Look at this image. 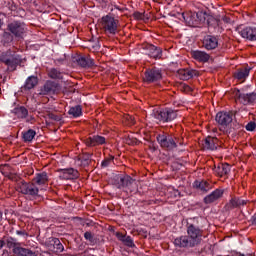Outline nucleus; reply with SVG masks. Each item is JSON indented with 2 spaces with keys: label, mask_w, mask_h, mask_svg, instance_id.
Instances as JSON below:
<instances>
[{
  "label": "nucleus",
  "mask_w": 256,
  "mask_h": 256,
  "mask_svg": "<svg viewBox=\"0 0 256 256\" xmlns=\"http://www.w3.org/2000/svg\"><path fill=\"white\" fill-rule=\"evenodd\" d=\"M188 236H181L174 240L176 247H195L201 243V229L190 224L187 228Z\"/></svg>",
  "instance_id": "nucleus-1"
},
{
  "label": "nucleus",
  "mask_w": 256,
  "mask_h": 256,
  "mask_svg": "<svg viewBox=\"0 0 256 256\" xmlns=\"http://www.w3.org/2000/svg\"><path fill=\"white\" fill-rule=\"evenodd\" d=\"M156 141L159 143L162 149H166V151H174L177 147H183L185 142L179 138H174L173 136L163 132L162 134H158L156 136Z\"/></svg>",
  "instance_id": "nucleus-2"
},
{
  "label": "nucleus",
  "mask_w": 256,
  "mask_h": 256,
  "mask_svg": "<svg viewBox=\"0 0 256 256\" xmlns=\"http://www.w3.org/2000/svg\"><path fill=\"white\" fill-rule=\"evenodd\" d=\"M22 61L21 56L13 50H7L0 54V62L8 66V71H15Z\"/></svg>",
  "instance_id": "nucleus-3"
},
{
  "label": "nucleus",
  "mask_w": 256,
  "mask_h": 256,
  "mask_svg": "<svg viewBox=\"0 0 256 256\" xmlns=\"http://www.w3.org/2000/svg\"><path fill=\"white\" fill-rule=\"evenodd\" d=\"M113 185H115L117 189H126V193L127 191L130 193H135V191H137V182L129 175H116L114 177Z\"/></svg>",
  "instance_id": "nucleus-4"
},
{
  "label": "nucleus",
  "mask_w": 256,
  "mask_h": 256,
  "mask_svg": "<svg viewBox=\"0 0 256 256\" xmlns=\"http://www.w3.org/2000/svg\"><path fill=\"white\" fill-rule=\"evenodd\" d=\"M180 17H182L183 21L189 27H197V25H200L205 21L204 12H186L180 14Z\"/></svg>",
  "instance_id": "nucleus-5"
},
{
  "label": "nucleus",
  "mask_w": 256,
  "mask_h": 256,
  "mask_svg": "<svg viewBox=\"0 0 256 256\" xmlns=\"http://www.w3.org/2000/svg\"><path fill=\"white\" fill-rule=\"evenodd\" d=\"M100 24L105 33L115 35V33H117V28L119 27V20L113 18L110 15H106L101 18Z\"/></svg>",
  "instance_id": "nucleus-6"
},
{
  "label": "nucleus",
  "mask_w": 256,
  "mask_h": 256,
  "mask_svg": "<svg viewBox=\"0 0 256 256\" xmlns=\"http://www.w3.org/2000/svg\"><path fill=\"white\" fill-rule=\"evenodd\" d=\"M153 115L157 121H160L161 123H169L177 119V110L166 108L164 110L154 112Z\"/></svg>",
  "instance_id": "nucleus-7"
},
{
  "label": "nucleus",
  "mask_w": 256,
  "mask_h": 256,
  "mask_svg": "<svg viewBox=\"0 0 256 256\" xmlns=\"http://www.w3.org/2000/svg\"><path fill=\"white\" fill-rule=\"evenodd\" d=\"M18 191L23 195H30L31 197H39V188L35 186V183H27L25 181H21L18 184Z\"/></svg>",
  "instance_id": "nucleus-8"
},
{
  "label": "nucleus",
  "mask_w": 256,
  "mask_h": 256,
  "mask_svg": "<svg viewBox=\"0 0 256 256\" xmlns=\"http://www.w3.org/2000/svg\"><path fill=\"white\" fill-rule=\"evenodd\" d=\"M161 79H163V75L161 74V70L157 68L146 70L143 77L146 83H155V81H161Z\"/></svg>",
  "instance_id": "nucleus-9"
},
{
  "label": "nucleus",
  "mask_w": 256,
  "mask_h": 256,
  "mask_svg": "<svg viewBox=\"0 0 256 256\" xmlns=\"http://www.w3.org/2000/svg\"><path fill=\"white\" fill-rule=\"evenodd\" d=\"M27 28H25V23H21L18 21L12 22L8 25V30L14 37H17L18 39L23 38V34L25 33Z\"/></svg>",
  "instance_id": "nucleus-10"
},
{
  "label": "nucleus",
  "mask_w": 256,
  "mask_h": 256,
  "mask_svg": "<svg viewBox=\"0 0 256 256\" xmlns=\"http://www.w3.org/2000/svg\"><path fill=\"white\" fill-rule=\"evenodd\" d=\"M234 97L237 101H240L242 105H249V103H255L256 101V93H241V90L234 91Z\"/></svg>",
  "instance_id": "nucleus-11"
},
{
  "label": "nucleus",
  "mask_w": 256,
  "mask_h": 256,
  "mask_svg": "<svg viewBox=\"0 0 256 256\" xmlns=\"http://www.w3.org/2000/svg\"><path fill=\"white\" fill-rule=\"evenodd\" d=\"M216 122L221 127H227L230 123H233V111L230 112H218L215 117Z\"/></svg>",
  "instance_id": "nucleus-12"
},
{
  "label": "nucleus",
  "mask_w": 256,
  "mask_h": 256,
  "mask_svg": "<svg viewBox=\"0 0 256 256\" xmlns=\"http://www.w3.org/2000/svg\"><path fill=\"white\" fill-rule=\"evenodd\" d=\"M59 91V84L53 81H47L40 89L39 95H55Z\"/></svg>",
  "instance_id": "nucleus-13"
},
{
  "label": "nucleus",
  "mask_w": 256,
  "mask_h": 256,
  "mask_svg": "<svg viewBox=\"0 0 256 256\" xmlns=\"http://www.w3.org/2000/svg\"><path fill=\"white\" fill-rule=\"evenodd\" d=\"M219 45V40L217 37L212 35H206L203 39V47L207 49V51H212V49H217Z\"/></svg>",
  "instance_id": "nucleus-14"
},
{
  "label": "nucleus",
  "mask_w": 256,
  "mask_h": 256,
  "mask_svg": "<svg viewBox=\"0 0 256 256\" xmlns=\"http://www.w3.org/2000/svg\"><path fill=\"white\" fill-rule=\"evenodd\" d=\"M48 249L53 251V253H61L63 252L64 247L59 238H50L48 242Z\"/></svg>",
  "instance_id": "nucleus-15"
},
{
  "label": "nucleus",
  "mask_w": 256,
  "mask_h": 256,
  "mask_svg": "<svg viewBox=\"0 0 256 256\" xmlns=\"http://www.w3.org/2000/svg\"><path fill=\"white\" fill-rule=\"evenodd\" d=\"M74 63H78L80 67H94L95 61L91 58L84 57V56H77L73 59Z\"/></svg>",
  "instance_id": "nucleus-16"
},
{
  "label": "nucleus",
  "mask_w": 256,
  "mask_h": 256,
  "mask_svg": "<svg viewBox=\"0 0 256 256\" xmlns=\"http://www.w3.org/2000/svg\"><path fill=\"white\" fill-rule=\"evenodd\" d=\"M239 33L243 39H248V41H256V28L246 27Z\"/></svg>",
  "instance_id": "nucleus-17"
},
{
  "label": "nucleus",
  "mask_w": 256,
  "mask_h": 256,
  "mask_svg": "<svg viewBox=\"0 0 256 256\" xmlns=\"http://www.w3.org/2000/svg\"><path fill=\"white\" fill-rule=\"evenodd\" d=\"M223 193H225L224 190L216 189L210 195L204 198V203H206V205H209L210 203H215L217 199H221V197H223Z\"/></svg>",
  "instance_id": "nucleus-18"
},
{
  "label": "nucleus",
  "mask_w": 256,
  "mask_h": 256,
  "mask_svg": "<svg viewBox=\"0 0 256 256\" xmlns=\"http://www.w3.org/2000/svg\"><path fill=\"white\" fill-rule=\"evenodd\" d=\"M105 137L94 135L85 140L87 147H95L96 145H104Z\"/></svg>",
  "instance_id": "nucleus-19"
},
{
  "label": "nucleus",
  "mask_w": 256,
  "mask_h": 256,
  "mask_svg": "<svg viewBox=\"0 0 256 256\" xmlns=\"http://www.w3.org/2000/svg\"><path fill=\"white\" fill-rule=\"evenodd\" d=\"M217 141L216 137H206L204 143H202L203 149H206L207 151H215L217 149Z\"/></svg>",
  "instance_id": "nucleus-20"
},
{
  "label": "nucleus",
  "mask_w": 256,
  "mask_h": 256,
  "mask_svg": "<svg viewBox=\"0 0 256 256\" xmlns=\"http://www.w3.org/2000/svg\"><path fill=\"white\" fill-rule=\"evenodd\" d=\"M241 205H247V201L241 200V198H232L229 203L225 206L226 211H231L237 207H241Z\"/></svg>",
  "instance_id": "nucleus-21"
},
{
  "label": "nucleus",
  "mask_w": 256,
  "mask_h": 256,
  "mask_svg": "<svg viewBox=\"0 0 256 256\" xmlns=\"http://www.w3.org/2000/svg\"><path fill=\"white\" fill-rule=\"evenodd\" d=\"M191 55H192L193 59H195L196 61H200L202 63H207V61H209V59L211 57L206 52L199 51V50L192 51Z\"/></svg>",
  "instance_id": "nucleus-22"
},
{
  "label": "nucleus",
  "mask_w": 256,
  "mask_h": 256,
  "mask_svg": "<svg viewBox=\"0 0 256 256\" xmlns=\"http://www.w3.org/2000/svg\"><path fill=\"white\" fill-rule=\"evenodd\" d=\"M37 83H39L37 76H29L22 89H24V91H30V89H34Z\"/></svg>",
  "instance_id": "nucleus-23"
},
{
  "label": "nucleus",
  "mask_w": 256,
  "mask_h": 256,
  "mask_svg": "<svg viewBox=\"0 0 256 256\" xmlns=\"http://www.w3.org/2000/svg\"><path fill=\"white\" fill-rule=\"evenodd\" d=\"M61 177L66 180L77 179V178H79V171H77L73 168H69V169L62 171Z\"/></svg>",
  "instance_id": "nucleus-24"
},
{
  "label": "nucleus",
  "mask_w": 256,
  "mask_h": 256,
  "mask_svg": "<svg viewBox=\"0 0 256 256\" xmlns=\"http://www.w3.org/2000/svg\"><path fill=\"white\" fill-rule=\"evenodd\" d=\"M92 156L93 154L83 153L82 155L77 156V161L80 162L81 167H89V165H91Z\"/></svg>",
  "instance_id": "nucleus-25"
},
{
  "label": "nucleus",
  "mask_w": 256,
  "mask_h": 256,
  "mask_svg": "<svg viewBox=\"0 0 256 256\" xmlns=\"http://www.w3.org/2000/svg\"><path fill=\"white\" fill-rule=\"evenodd\" d=\"M13 253L18 256H37V252L32 251L31 249L23 248L20 246V248L13 249Z\"/></svg>",
  "instance_id": "nucleus-26"
},
{
  "label": "nucleus",
  "mask_w": 256,
  "mask_h": 256,
  "mask_svg": "<svg viewBox=\"0 0 256 256\" xmlns=\"http://www.w3.org/2000/svg\"><path fill=\"white\" fill-rule=\"evenodd\" d=\"M181 79L188 81V79H193V77H197L199 72L197 70H180Z\"/></svg>",
  "instance_id": "nucleus-27"
},
{
  "label": "nucleus",
  "mask_w": 256,
  "mask_h": 256,
  "mask_svg": "<svg viewBox=\"0 0 256 256\" xmlns=\"http://www.w3.org/2000/svg\"><path fill=\"white\" fill-rule=\"evenodd\" d=\"M193 187H195V189H199L203 193H207V191L211 189V185H209L207 181H199V180H196L194 182Z\"/></svg>",
  "instance_id": "nucleus-28"
},
{
  "label": "nucleus",
  "mask_w": 256,
  "mask_h": 256,
  "mask_svg": "<svg viewBox=\"0 0 256 256\" xmlns=\"http://www.w3.org/2000/svg\"><path fill=\"white\" fill-rule=\"evenodd\" d=\"M36 185H45L47 181H49V177L47 176V172H42L36 174V177L33 179Z\"/></svg>",
  "instance_id": "nucleus-29"
},
{
  "label": "nucleus",
  "mask_w": 256,
  "mask_h": 256,
  "mask_svg": "<svg viewBox=\"0 0 256 256\" xmlns=\"http://www.w3.org/2000/svg\"><path fill=\"white\" fill-rule=\"evenodd\" d=\"M37 135V132L33 129H29L28 131L22 133L23 141L25 143H31L33 139H35V136Z\"/></svg>",
  "instance_id": "nucleus-30"
},
{
  "label": "nucleus",
  "mask_w": 256,
  "mask_h": 256,
  "mask_svg": "<svg viewBox=\"0 0 256 256\" xmlns=\"http://www.w3.org/2000/svg\"><path fill=\"white\" fill-rule=\"evenodd\" d=\"M148 50L150 51L149 53L150 57H153V59H161V55L163 51H161L160 48H157L154 45H150L148 47Z\"/></svg>",
  "instance_id": "nucleus-31"
},
{
  "label": "nucleus",
  "mask_w": 256,
  "mask_h": 256,
  "mask_svg": "<svg viewBox=\"0 0 256 256\" xmlns=\"http://www.w3.org/2000/svg\"><path fill=\"white\" fill-rule=\"evenodd\" d=\"M14 113L19 117V119H25L29 115V111L24 106L15 108Z\"/></svg>",
  "instance_id": "nucleus-32"
},
{
  "label": "nucleus",
  "mask_w": 256,
  "mask_h": 256,
  "mask_svg": "<svg viewBox=\"0 0 256 256\" xmlns=\"http://www.w3.org/2000/svg\"><path fill=\"white\" fill-rule=\"evenodd\" d=\"M231 171V167L228 166V164H220L217 169H216V173H218V175H227V173H229Z\"/></svg>",
  "instance_id": "nucleus-33"
},
{
  "label": "nucleus",
  "mask_w": 256,
  "mask_h": 256,
  "mask_svg": "<svg viewBox=\"0 0 256 256\" xmlns=\"http://www.w3.org/2000/svg\"><path fill=\"white\" fill-rule=\"evenodd\" d=\"M69 115H73L74 117H81L83 114V109L81 108V105H76L74 107H71L69 110Z\"/></svg>",
  "instance_id": "nucleus-34"
},
{
  "label": "nucleus",
  "mask_w": 256,
  "mask_h": 256,
  "mask_svg": "<svg viewBox=\"0 0 256 256\" xmlns=\"http://www.w3.org/2000/svg\"><path fill=\"white\" fill-rule=\"evenodd\" d=\"M48 75L51 79H63V75L61 72L55 68H52L49 72Z\"/></svg>",
  "instance_id": "nucleus-35"
},
{
  "label": "nucleus",
  "mask_w": 256,
  "mask_h": 256,
  "mask_svg": "<svg viewBox=\"0 0 256 256\" xmlns=\"http://www.w3.org/2000/svg\"><path fill=\"white\" fill-rule=\"evenodd\" d=\"M234 77L239 80L249 77V69L245 68L243 70L238 71L234 74Z\"/></svg>",
  "instance_id": "nucleus-36"
},
{
  "label": "nucleus",
  "mask_w": 256,
  "mask_h": 256,
  "mask_svg": "<svg viewBox=\"0 0 256 256\" xmlns=\"http://www.w3.org/2000/svg\"><path fill=\"white\" fill-rule=\"evenodd\" d=\"M7 247L9 249H17V248H20L21 244L17 242V240L15 238H9L7 241Z\"/></svg>",
  "instance_id": "nucleus-37"
},
{
  "label": "nucleus",
  "mask_w": 256,
  "mask_h": 256,
  "mask_svg": "<svg viewBox=\"0 0 256 256\" xmlns=\"http://www.w3.org/2000/svg\"><path fill=\"white\" fill-rule=\"evenodd\" d=\"M208 27H219V20L213 18V16H209L207 19Z\"/></svg>",
  "instance_id": "nucleus-38"
},
{
  "label": "nucleus",
  "mask_w": 256,
  "mask_h": 256,
  "mask_svg": "<svg viewBox=\"0 0 256 256\" xmlns=\"http://www.w3.org/2000/svg\"><path fill=\"white\" fill-rule=\"evenodd\" d=\"M90 51H101V44H99V38H97L95 43L89 44Z\"/></svg>",
  "instance_id": "nucleus-39"
},
{
  "label": "nucleus",
  "mask_w": 256,
  "mask_h": 256,
  "mask_svg": "<svg viewBox=\"0 0 256 256\" xmlns=\"http://www.w3.org/2000/svg\"><path fill=\"white\" fill-rule=\"evenodd\" d=\"M84 238L86 239V241H89L91 243H97V239H95V237L93 236V233L89 231L84 233Z\"/></svg>",
  "instance_id": "nucleus-40"
},
{
  "label": "nucleus",
  "mask_w": 256,
  "mask_h": 256,
  "mask_svg": "<svg viewBox=\"0 0 256 256\" xmlns=\"http://www.w3.org/2000/svg\"><path fill=\"white\" fill-rule=\"evenodd\" d=\"M3 41L4 43H11L13 41V34L9 32L3 33Z\"/></svg>",
  "instance_id": "nucleus-41"
},
{
  "label": "nucleus",
  "mask_w": 256,
  "mask_h": 256,
  "mask_svg": "<svg viewBox=\"0 0 256 256\" xmlns=\"http://www.w3.org/2000/svg\"><path fill=\"white\" fill-rule=\"evenodd\" d=\"M123 243L127 247H135V244L133 243V239L131 238V236H126V238H124Z\"/></svg>",
  "instance_id": "nucleus-42"
},
{
  "label": "nucleus",
  "mask_w": 256,
  "mask_h": 256,
  "mask_svg": "<svg viewBox=\"0 0 256 256\" xmlns=\"http://www.w3.org/2000/svg\"><path fill=\"white\" fill-rule=\"evenodd\" d=\"M48 117L52 120V121H61L62 120V117L61 115H57L55 113H49L48 114Z\"/></svg>",
  "instance_id": "nucleus-43"
},
{
  "label": "nucleus",
  "mask_w": 256,
  "mask_h": 256,
  "mask_svg": "<svg viewBox=\"0 0 256 256\" xmlns=\"http://www.w3.org/2000/svg\"><path fill=\"white\" fill-rule=\"evenodd\" d=\"M115 159V157L111 156L110 158H106L103 160L101 166L102 167H109V165H111V161H113Z\"/></svg>",
  "instance_id": "nucleus-44"
},
{
  "label": "nucleus",
  "mask_w": 256,
  "mask_h": 256,
  "mask_svg": "<svg viewBox=\"0 0 256 256\" xmlns=\"http://www.w3.org/2000/svg\"><path fill=\"white\" fill-rule=\"evenodd\" d=\"M246 131H253L254 129H256V123L254 121L249 122L246 127H245Z\"/></svg>",
  "instance_id": "nucleus-45"
},
{
  "label": "nucleus",
  "mask_w": 256,
  "mask_h": 256,
  "mask_svg": "<svg viewBox=\"0 0 256 256\" xmlns=\"http://www.w3.org/2000/svg\"><path fill=\"white\" fill-rule=\"evenodd\" d=\"M133 17H134V19H137L138 21H142L143 13L134 12Z\"/></svg>",
  "instance_id": "nucleus-46"
},
{
  "label": "nucleus",
  "mask_w": 256,
  "mask_h": 256,
  "mask_svg": "<svg viewBox=\"0 0 256 256\" xmlns=\"http://www.w3.org/2000/svg\"><path fill=\"white\" fill-rule=\"evenodd\" d=\"M116 237L117 239H119V241H122V243L125 241V238L127 237L126 235L121 234L120 232L116 233Z\"/></svg>",
  "instance_id": "nucleus-47"
},
{
  "label": "nucleus",
  "mask_w": 256,
  "mask_h": 256,
  "mask_svg": "<svg viewBox=\"0 0 256 256\" xmlns=\"http://www.w3.org/2000/svg\"><path fill=\"white\" fill-rule=\"evenodd\" d=\"M126 121H128L131 125H135V118L133 116H126Z\"/></svg>",
  "instance_id": "nucleus-48"
},
{
  "label": "nucleus",
  "mask_w": 256,
  "mask_h": 256,
  "mask_svg": "<svg viewBox=\"0 0 256 256\" xmlns=\"http://www.w3.org/2000/svg\"><path fill=\"white\" fill-rule=\"evenodd\" d=\"M142 21H149V15L148 14H145V13H142Z\"/></svg>",
  "instance_id": "nucleus-49"
},
{
  "label": "nucleus",
  "mask_w": 256,
  "mask_h": 256,
  "mask_svg": "<svg viewBox=\"0 0 256 256\" xmlns=\"http://www.w3.org/2000/svg\"><path fill=\"white\" fill-rule=\"evenodd\" d=\"M184 91H186L187 93H189V92L193 91V89H191V88L189 87V85H185V86H184Z\"/></svg>",
  "instance_id": "nucleus-50"
},
{
  "label": "nucleus",
  "mask_w": 256,
  "mask_h": 256,
  "mask_svg": "<svg viewBox=\"0 0 256 256\" xmlns=\"http://www.w3.org/2000/svg\"><path fill=\"white\" fill-rule=\"evenodd\" d=\"M252 224L256 225V213L252 216Z\"/></svg>",
  "instance_id": "nucleus-51"
},
{
  "label": "nucleus",
  "mask_w": 256,
  "mask_h": 256,
  "mask_svg": "<svg viewBox=\"0 0 256 256\" xmlns=\"http://www.w3.org/2000/svg\"><path fill=\"white\" fill-rule=\"evenodd\" d=\"M5 247V241L0 240V249H3Z\"/></svg>",
  "instance_id": "nucleus-52"
},
{
  "label": "nucleus",
  "mask_w": 256,
  "mask_h": 256,
  "mask_svg": "<svg viewBox=\"0 0 256 256\" xmlns=\"http://www.w3.org/2000/svg\"><path fill=\"white\" fill-rule=\"evenodd\" d=\"M56 61H57V63H63L65 61V59L61 58V59H57Z\"/></svg>",
  "instance_id": "nucleus-53"
},
{
  "label": "nucleus",
  "mask_w": 256,
  "mask_h": 256,
  "mask_svg": "<svg viewBox=\"0 0 256 256\" xmlns=\"http://www.w3.org/2000/svg\"><path fill=\"white\" fill-rule=\"evenodd\" d=\"M174 195H175V197H177V195H181V193L178 192V190H176V191L174 192Z\"/></svg>",
  "instance_id": "nucleus-54"
},
{
  "label": "nucleus",
  "mask_w": 256,
  "mask_h": 256,
  "mask_svg": "<svg viewBox=\"0 0 256 256\" xmlns=\"http://www.w3.org/2000/svg\"><path fill=\"white\" fill-rule=\"evenodd\" d=\"M0 221H3V212L0 211Z\"/></svg>",
  "instance_id": "nucleus-55"
},
{
  "label": "nucleus",
  "mask_w": 256,
  "mask_h": 256,
  "mask_svg": "<svg viewBox=\"0 0 256 256\" xmlns=\"http://www.w3.org/2000/svg\"><path fill=\"white\" fill-rule=\"evenodd\" d=\"M17 234H18V235H25V232H23V231H17Z\"/></svg>",
  "instance_id": "nucleus-56"
},
{
  "label": "nucleus",
  "mask_w": 256,
  "mask_h": 256,
  "mask_svg": "<svg viewBox=\"0 0 256 256\" xmlns=\"http://www.w3.org/2000/svg\"><path fill=\"white\" fill-rule=\"evenodd\" d=\"M238 256H245L244 254L238 253Z\"/></svg>",
  "instance_id": "nucleus-57"
},
{
  "label": "nucleus",
  "mask_w": 256,
  "mask_h": 256,
  "mask_svg": "<svg viewBox=\"0 0 256 256\" xmlns=\"http://www.w3.org/2000/svg\"><path fill=\"white\" fill-rule=\"evenodd\" d=\"M0 29H1V20H0Z\"/></svg>",
  "instance_id": "nucleus-58"
}]
</instances>
